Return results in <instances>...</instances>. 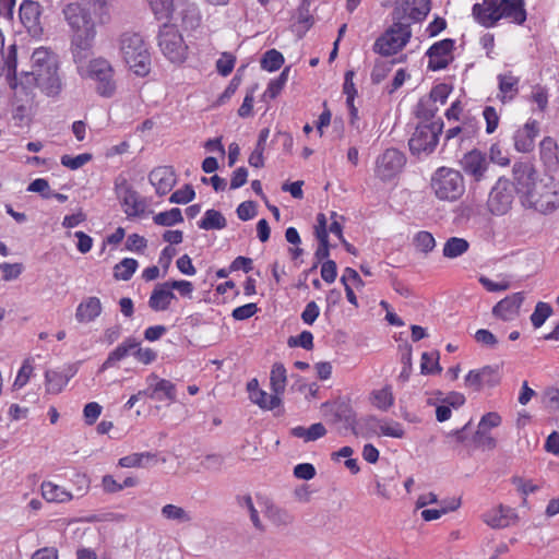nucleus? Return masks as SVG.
I'll return each instance as SVG.
<instances>
[{
	"label": "nucleus",
	"instance_id": "obj_1",
	"mask_svg": "<svg viewBox=\"0 0 559 559\" xmlns=\"http://www.w3.org/2000/svg\"><path fill=\"white\" fill-rule=\"evenodd\" d=\"M514 188L525 207L547 214L559 206V187L552 178L538 179L531 162H516L512 168Z\"/></svg>",
	"mask_w": 559,
	"mask_h": 559
},
{
	"label": "nucleus",
	"instance_id": "obj_2",
	"mask_svg": "<svg viewBox=\"0 0 559 559\" xmlns=\"http://www.w3.org/2000/svg\"><path fill=\"white\" fill-rule=\"evenodd\" d=\"M71 31V52L75 63L83 62L90 55L96 37V24L87 9L81 3H68L62 10Z\"/></svg>",
	"mask_w": 559,
	"mask_h": 559
},
{
	"label": "nucleus",
	"instance_id": "obj_3",
	"mask_svg": "<svg viewBox=\"0 0 559 559\" xmlns=\"http://www.w3.org/2000/svg\"><path fill=\"white\" fill-rule=\"evenodd\" d=\"M119 50L123 61L138 76H145L151 70V55L139 33L124 32L119 37Z\"/></svg>",
	"mask_w": 559,
	"mask_h": 559
},
{
	"label": "nucleus",
	"instance_id": "obj_4",
	"mask_svg": "<svg viewBox=\"0 0 559 559\" xmlns=\"http://www.w3.org/2000/svg\"><path fill=\"white\" fill-rule=\"evenodd\" d=\"M430 189L438 200L455 202L465 192V180L461 171L441 166L431 175Z\"/></svg>",
	"mask_w": 559,
	"mask_h": 559
},
{
	"label": "nucleus",
	"instance_id": "obj_5",
	"mask_svg": "<svg viewBox=\"0 0 559 559\" xmlns=\"http://www.w3.org/2000/svg\"><path fill=\"white\" fill-rule=\"evenodd\" d=\"M443 121L438 118L429 123H419L408 141L411 153L417 158L429 156L439 143Z\"/></svg>",
	"mask_w": 559,
	"mask_h": 559
},
{
	"label": "nucleus",
	"instance_id": "obj_6",
	"mask_svg": "<svg viewBox=\"0 0 559 559\" xmlns=\"http://www.w3.org/2000/svg\"><path fill=\"white\" fill-rule=\"evenodd\" d=\"M87 76L94 82L95 92L104 98H111L117 92V80L112 64L98 57L90 61Z\"/></svg>",
	"mask_w": 559,
	"mask_h": 559
},
{
	"label": "nucleus",
	"instance_id": "obj_7",
	"mask_svg": "<svg viewBox=\"0 0 559 559\" xmlns=\"http://www.w3.org/2000/svg\"><path fill=\"white\" fill-rule=\"evenodd\" d=\"M21 84L26 86L34 84L48 96L57 95L61 90L58 61H50L45 66L33 68L31 72H22Z\"/></svg>",
	"mask_w": 559,
	"mask_h": 559
},
{
	"label": "nucleus",
	"instance_id": "obj_8",
	"mask_svg": "<svg viewBox=\"0 0 559 559\" xmlns=\"http://www.w3.org/2000/svg\"><path fill=\"white\" fill-rule=\"evenodd\" d=\"M412 36L408 22L394 21L393 25L373 44V51L381 56H392L403 49Z\"/></svg>",
	"mask_w": 559,
	"mask_h": 559
},
{
	"label": "nucleus",
	"instance_id": "obj_9",
	"mask_svg": "<svg viewBox=\"0 0 559 559\" xmlns=\"http://www.w3.org/2000/svg\"><path fill=\"white\" fill-rule=\"evenodd\" d=\"M158 46L164 56L171 62H183L188 46L174 25L164 24L158 34Z\"/></svg>",
	"mask_w": 559,
	"mask_h": 559
},
{
	"label": "nucleus",
	"instance_id": "obj_10",
	"mask_svg": "<svg viewBox=\"0 0 559 559\" xmlns=\"http://www.w3.org/2000/svg\"><path fill=\"white\" fill-rule=\"evenodd\" d=\"M115 192L128 217H138L145 212V201L124 177L118 176L116 178Z\"/></svg>",
	"mask_w": 559,
	"mask_h": 559
},
{
	"label": "nucleus",
	"instance_id": "obj_11",
	"mask_svg": "<svg viewBox=\"0 0 559 559\" xmlns=\"http://www.w3.org/2000/svg\"><path fill=\"white\" fill-rule=\"evenodd\" d=\"M406 163L405 155L396 148H386L376 159L374 175L383 182L394 179Z\"/></svg>",
	"mask_w": 559,
	"mask_h": 559
},
{
	"label": "nucleus",
	"instance_id": "obj_12",
	"mask_svg": "<svg viewBox=\"0 0 559 559\" xmlns=\"http://www.w3.org/2000/svg\"><path fill=\"white\" fill-rule=\"evenodd\" d=\"M513 203V188L506 178H499L491 188L487 200V206L491 214L501 216L507 214Z\"/></svg>",
	"mask_w": 559,
	"mask_h": 559
},
{
	"label": "nucleus",
	"instance_id": "obj_13",
	"mask_svg": "<svg viewBox=\"0 0 559 559\" xmlns=\"http://www.w3.org/2000/svg\"><path fill=\"white\" fill-rule=\"evenodd\" d=\"M460 164L463 171L476 182L486 179L490 168L489 158L486 153L479 150H472L465 153Z\"/></svg>",
	"mask_w": 559,
	"mask_h": 559
},
{
	"label": "nucleus",
	"instance_id": "obj_14",
	"mask_svg": "<svg viewBox=\"0 0 559 559\" xmlns=\"http://www.w3.org/2000/svg\"><path fill=\"white\" fill-rule=\"evenodd\" d=\"M429 0H402L393 10V21L405 22V20H409L419 22L429 13Z\"/></svg>",
	"mask_w": 559,
	"mask_h": 559
},
{
	"label": "nucleus",
	"instance_id": "obj_15",
	"mask_svg": "<svg viewBox=\"0 0 559 559\" xmlns=\"http://www.w3.org/2000/svg\"><path fill=\"white\" fill-rule=\"evenodd\" d=\"M454 45L455 41L453 39L445 38L430 46L426 52L429 58L428 69L431 71L445 69L453 60Z\"/></svg>",
	"mask_w": 559,
	"mask_h": 559
},
{
	"label": "nucleus",
	"instance_id": "obj_16",
	"mask_svg": "<svg viewBox=\"0 0 559 559\" xmlns=\"http://www.w3.org/2000/svg\"><path fill=\"white\" fill-rule=\"evenodd\" d=\"M519 520L516 511L508 506L499 504L483 514V521L495 530L506 528Z\"/></svg>",
	"mask_w": 559,
	"mask_h": 559
},
{
	"label": "nucleus",
	"instance_id": "obj_17",
	"mask_svg": "<svg viewBox=\"0 0 559 559\" xmlns=\"http://www.w3.org/2000/svg\"><path fill=\"white\" fill-rule=\"evenodd\" d=\"M499 0H477L472 8V14L477 23L490 28L499 21Z\"/></svg>",
	"mask_w": 559,
	"mask_h": 559
},
{
	"label": "nucleus",
	"instance_id": "obj_18",
	"mask_svg": "<svg viewBox=\"0 0 559 559\" xmlns=\"http://www.w3.org/2000/svg\"><path fill=\"white\" fill-rule=\"evenodd\" d=\"M524 299L522 292L507 296L492 308V314L503 321H512L519 316Z\"/></svg>",
	"mask_w": 559,
	"mask_h": 559
},
{
	"label": "nucleus",
	"instance_id": "obj_19",
	"mask_svg": "<svg viewBox=\"0 0 559 559\" xmlns=\"http://www.w3.org/2000/svg\"><path fill=\"white\" fill-rule=\"evenodd\" d=\"M148 180L155 187L158 195H165L170 192L177 182L175 170L170 166L154 168L148 175Z\"/></svg>",
	"mask_w": 559,
	"mask_h": 559
},
{
	"label": "nucleus",
	"instance_id": "obj_20",
	"mask_svg": "<svg viewBox=\"0 0 559 559\" xmlns=\"http://www.w3.org/2000/svg\"><path fill=\"white\" fill-rule=\"evenodd\" d=\"M500 381L498 369L485 366L478 370H471L465 377V384L479 391L483 385L493 386Z\"/></svg>",
	"mask_w": 559,
	"mask_h": 559
},
{
	"label": "nucleus",
	"instance_id": "obj_21",
	"mask_svg": "<svg viewBox=\"0 0 559 559\" xmlns=\"http://www.w3.org/2000/svg\"><path fill=\"white\" fill-rule=\"evenodd\" d=\"M538 133V122L536 120H528L522 128L518 129L513 135L515 150L522 153L533 151L535 138Z\"/></svg>",
	"mask_w": 559,
	"mask_h": 559
},
{
	"label": "nucleus",
	"instance_id": "obj_22",
	"mask_svg": "<svg viewBox=\"0 0 559 559\" xmlns=\"http://www.w3.org/2000/svg\"><path fill=\"white\" fill-rule=\"evenodd\" d=\"M499 20L506 19L512 23L522 25L526 21L524 0H499Z\"/></svg>",
	"mask_w": 559,
	"mask_h": 559
},
{
	"label": "nucleus",
	"instance_id": "obj_23",
	"mask_svg": "<svg viewBox=\"0 0 559 559\" xmlns=\"http://www.w3.org/2000/svg\"><path fill=\"white\" fill-rule=\"evenodd\" d=\"M40 5L33 0H24L20 5V19L29 33L37 34L40 31Z\"/></svg>",
	"mask_w": 559,
	"mask_h": 559
},
{
	"label": "nucleus",
	"instance_id": "obj_24",
	"mask_svg": "<svg viewBox=\"0 0 559 559\" xmlns=\"http://www.w3.org/2000/svg\"><path fill=\"white\" fill-rule=\"evenodd\" d=\"M177 299L167 282L155 285L148 299V307L155 312H162L169 309L173 300Z\"/></svg>",
	"mask_w": 559,
	"mask_h": 559
},
{
	"label": "nucleus",
	"instance_id": "obj_25",
	"mask_svg": "<svg viewBox=\"0 0 559 559\" xmlns=\"http://www.w3.org/2000/svg\"><path fill=\"white\" fill-rule=\"evenodd\" d=\"M138 346V340L135 337H127L121 344H119L114 350H111L99 368V371L103 372L109 368H112L117 365V362L121 361L126 357L132 355Z\"/></svg>",
	"mask_w": 559,
	"mask_h": 559
},
{
	"label": "nucleus",
	"instance_id": "obj_26",
	"mask_svg": "<svg viewBox=\"0 0 559 559\" xmlns=\"http://www.w3.org/2000/svg\"><path fill=\"white\" fill-rule=\"evenodd\" d=\"M103 306L97 297H87L81 301L75 311V319L80 323L94 321L102 313Z\"/></svg>",
	"mask_w": 559,
	"mask_h": 559
},
{
	"label": "nucleus",
	"instance_id": "obj_27",
	"mask_svg": "<svg viewBox=\"0 0 559 559\" xmlns=\"http://www.w3.org/2000/svg\"><path fill=\"white\" fill-rule=\"evenodd\" d=\"M499 83L498 98L503 103L511 102L519 93L520 79L511 72L501 73L497 76Z\"/></svg>",
	"mask_w": 559,
	"mask_h": 559
},
{
	"label": "nucleus",
	"instance_id": "obj_28",
	"mask_svg": "<svg viewBox=\"0 0 559 559\" xmlns=\"http://www.w3.org/2000/svg\"><path fill=\"white\" fill-rule=\"evenodd\" d=\"M160 515L164 520L174 522L178 525L189 524L193 520V516L190 511L173 503H167L163 506L160 509Z\"/></svg>",
	"mask_w": 559,
	"mask_h": 559
},
{
	"label": "nucleus",
	"instance_id": "obj_29",
	"mask_svg": "<svg viewBox=\"0 0 559 559\" xmlns=\"http://www.w3.org/2000/svg\"><path fill=\"white\" fill-rule=\"evenodd\" d=\"M157 462L156 454L152 452L132 453L119 460L121 467H147Z\"/></svg>",
	"mask_w": 559,
	"mask_h": 559
},
{
	"label": "nucleus",
	"instance_id": "obj_30",
	"mask_svg": "<svg viewBox=\"0 0 559 559\" xmlns=\"http://www.w3.org/2000/svg\"><path fill=\"white\" fill-rule=\"evenodd\" d=\"M41 493L47 501L59 503L68 502L73 498L71 492L51 481L41 484Z\"/></svg>",
	"mask_w": 559,
	"mask_h": 559
},
{
	"label": "nucleus",
	"instance_id": "obj_31",
	"mask_svg": "<svg viewBox=\"0 0 559 559\" xmlns=\"http://www.w3.org/2000/svg\"><path fill=\"white\" fill-rule=\"evenodd\" d=\"M72 373H63L58 370H48L45 373L46 390L48 393L58 394L67 385Z\"/></svg>",
	"mask_w": 559,
	"mask_h": 559
},
{
	"label": "nucleus",
	"instance_id": "obj_32",
	"mask_svg": "<svg viewBox=\"0 0 559 559\" xmlns=\"http://www.w3.org/2000/svg\"><path fill=\"white\" fill-rule=\"evenodd\" d=\"M227 225V221L225 216L214 209L207 210L204 213V216L201 221L198 222V226L200 229L204 230H221L225 228Z\"/></svg>",
	"mask_w": 559,
	"mask_h": 559
},
{
	"label": "nucleus",
	"instance_id": "obj_33",
	"mask_svg": "<svg viewBox=\"0 0 559 559\" xmlns=\"http://www.w3.org/2000/svg\"><path fill=\"white\" fill-rule=\"evenodd\" d=\"M326 429L321 423L312 424L309 428L297 426L292 429V435L296 438H301L306 442L318 440L325 436Z\"/></svg>",
	"mask_w": 559,
	"mask_h": 559
},
{
	"label": "nucleus",
	"instance_id": "obj_34",
	"mask_svg": "<svg viewBox=\"0 0 559 559\" xmlns=\"http://www.w3.org/2000/svg\"><path fill=\"white\" fill-rule=\"evenodd\" d=\"M271 389L278 396L284 393L287 382L286 369L283 364L275 362L270 376Z\"/></svg>",
	"mask_w": 559,
	"mask_h": 559
},
{
	"label": "nucleus",
	"instance_id": "obj_35",
	"mask_svg": "<svg viewBox=\"0 0 559 559\" xmlns=\"http://www.w3.org/2000/svg\"><path fill=\"white\" fill-rule=\"evenodd\" d=\"M266 518L277 526H287L294 522V515L286 509L269 504L265 510Z\"/></svg>",
	"mask_w": 559,
	"mask_h": 559
},
{
	"label": "nucleus",
	"instance_id": "obj_36",
	"mask_svg": "<svg viewBox=\"0 0 559 559\" xmlns=\"http://www.w3.org/2000/svg\"><path fill=\"white\" fill-rule=\"evenodd\" d=\"M250 400L254 404L259 405L261 408L270 411L278 407L282 403L281 397L276 393L267 394L265 391L261 389L253 391L252 396H250Z\"/></svg>",
	"mask_w": 559,
	"mask_h": 559
},
{
	"label": "nucleus",
	"instance_id": "obj_37",
	"mask_svg": "<svg viewBox=\"0 0 559 559\" xmlns=\"http://www.w3.org/2000/svg\"><path fill=\"white\" fill-rule=\"evenodd\" d=\"M371 424H374L379 427L380 433L391 438H403L404 429L403 426L394 420H379L374 417L369 419Z\"/></svg>",
	"mask_w": 559,
	"mask_h": 559
},
{
	"label": "nucleus",
	"instance_id": "obj_38",
	"mask_svg": "<svg viewBox=\"0 0 559 559\" xmlns=\"http://www.w3.org/2000/svg\"><path fill=\"white\" fill-rule=\"evenodd\" d=\"M138 261L124 258L114 267V277L118 281H129L138 269Z\"/></svg>",
	"mask_w": 559,
	"mask_h": 559
},
{
	"label": "nucleus",
	"instance_id": "obj_39",
	"mask_svg": "<svg viewBox=\"0 0 559 559\" xmlns=\"http://www.w3.org/2000/svg\"><path fill=\"white\" fill-rule=\"evenodd\" d=\"M78 3H81V7H83V4L92 7L99 24L109 22L110 12L108 0H79Z\"/></svg>",
	"mask_w": 559,
	"mask_h": 559
},
{
	"label": "nucleus",
	"instance_id": "obj_40",
	"mask_svg": "<svg viewBox=\"0 0 559 559\" xmlns=\"http://www.w3.org/2000/svg\"><path fill=\"white\" fill-rule=\"evenodd\" d=\"M468 250V242L459 237H452L447 240L443 247V255L450 259L457 258Z\"/></svg>",
	"mask_w": 559,
	"mask_h": 559
},
{
	"label": "nucleus",
	"instance_id": "obj_41",
	"mask_svg": "<svg viewBox=\"0 0 559 559\" xmlns=\"http://www.w3.org/2000/svg\"><path fill=\"white\" fill-rule=\"evenodd\" d=\"M156 393L157 401H175L176 400V386L173 382L166 379L158 380L154 383L152 394Z\"/></svg>",
	"mask_w": 559,
	"mask_h": 559
},
{
	"label": "nucleus",
	"instance_id": "obj_42",
	"mask_svg": "<svg viewBox=\"0 0 559 559\" xmlns=\"http://www.w3.org/2000/svg\"><path fill=\"white\" fill-rule=\"evenodd\" d=\"M438 111V107L435 104L433 99L421 98L416 107V116L419 119H423L421 123H429L435 121V115Z\"/></svg>",
	"mask_w": 559,
	"mask_h": 559
},
{
	"label": "nucleus",
	"instance_id": "obj_43",
	"mask_svg": "<svg viewBox=\"0 0 559 559\" xmlns=\"http://www.w3.org/2000/svg\"><path fill=\"white\" fill-rule=\"evenodd\" d=\"M156 225L159 226H174L183 222V216L180 209L174 207L169 211L160 212L153 217Z\"/></svg>",
	"mask_w": 559,
	"mask_h": 559
},
{
	"label": "nucleus",
	"instance_id": "obj_44",
	"mask_svg": "<svg viewBox=\"0 0 559 559\" xmlns=\"http://www.w3.org/2000/svg\"><path fill=\"white\" fill-rule=\"evenodd\" d=\"M150 7L158 20H169L174 12L173 0H147Z\"/></svg>",
	"mask_w": 559,
	"mask_h": 559
},
{
	"label": "nucleus",
	"instance_id": "obj_45",
	"mask_svg": "<svg viewBox=\"0 0 559 559\" xmlns=\"http://www.w3.org/2000/svg\"><path fill=\"white\" fill-rule=\"evenodd\" d=\"M284 63V57L283 55L277 51L276 49H270L267 50L261 60V67L262 69L273 72L278 70Z\"/></svg>",
	"mask_w": 559,
	"mask_h": 559
},
{
	"label": "nucleus",
	"instance_id": "obj_46",
	"mask_svg": "<svg viewBox=\"0 0 559 559\" xmlns=\"http://www.w3.org/2000/svg\"><path fill=\"white\" fill-rule=\"evenodd\" d=\"M552 308L549 304L538 301L531 314V322L535 329L540 328L545 321L551 316Z\"/></svg>",
	"mask_w": 559,
	"mask_h": 559
},
{
	"label": "nucleus",
	"instance_id": "obj_47",
	"mask_svg": "<svg viewBox=\"0 0 559 559\" xmlns=\"http://www.w3.org/2000/svg\"><path fill=\"white\" fill-rule=\"evenodd\" d=\"M373 404L381 411H388L394 403V396L390 386L372 393Z\"/></svg>",
	"mask_w": 559,
	"mask_h": 559
},
{
	"label": "nucleus",
	"instance_id": "obj_48",
	"mask_svg": "<svg viewBox=\"0 0 559 559\" xmlns=\"http://www.w3.org/2000/svg\"><path fill=\"white\" fill-rule=\"evenodd\" d=\"M396 60H379L376 62L372 72H371V81L374 84L381 83L388 74L391 72L393 66L395 64Z\"/></svg>",
	"mask_w": 559,
	"mask_h": 559
},
{
	"label": "nucleus",
	"instance_id": "obj_49",
	"mask_svg": "<svg viewBox=\"0 0 559 559\" xmlns=\"http://www.w3.org/2000/svg\"><path fill=\"white\" fill-rule=\"evenodd\" d=\"M420 370L424 374H431L441 371V367L439 365V353H423L421 355V364Z\"/></svg>",
	"mask_w": 559,
	"mask_h": 559
},
{
	"label": "nucleus",
	"instance_id": "obj_50",
	"mask_svg": "<svg viewBox=\"0 0 559 559\" xmlns=\"http://www.w3.org/2000/svg\"><path fill=\"white\" fill-rule=\"evenodd\" d=\"M180 15L185 27L193 29L200 25L201 15L194 4L186 5V8L181 10Z\"/></svg>",
	"mask_w": 559,
	"mask_h": 559
},
{
	"label": "nucleus",
	"instance_id": "obj_51",
	"mask_svg": "<svg viewBox=\"0 0 559 559\" xmlns=\"http://www.w3.org/2000/svg\"><path fill=\"white\" fill-rule=\"evenodd\" d=\"M502 419L501 416L496 412H489L485 414L478 424L476 436H483L491 428L500 426Z\"/></svg>",
	"mask_w": 559,
	"mask_h": 559
},
{
	"label": "nucleus",
	"instance_id": "obj_52",
	"mask_svg": "<svg viewBox=\"0 0 559 559\" xmlns=\"http://www.w3.org/2000/svg\"><path fill=\"white\" fill-rule=\"evenodd\" d=\"M539 147H540V158L545 163H552L557 158L558 145L552 138L546 136L540 142Z\"/></svg>",
	"mask_w": 559,
	"mask_h": 559
},
{
	"label": "nucleus",
	"instance_id": "obj_53",
	"mask_svg": "<svg viewBox=\"0 0 559 559\" xmlns=\"http://www.w3.org/2000/svg\"><path fill=\"white\" fill-rule=\"evenodd\" d=\"M288 73H289V68L286 67L282 71V73L280 74L278 78L272 80L269 83L267 88L265 91V95L269 96L270 98H275L281 93L283 87L285 86V84L288 80Z\"/></svg>",
	"mask_w": 559,
	"mask_h": 559
},
{
	"label": "nucleus",
	"instance_id": "obj_54",
	"mask_svg": "<svg viewBox=\"0 0 559 559\" xmlns=\"http://www.w3.org/2000/svg\"><path fill=\"white\" fill-rule=\"evenodd\" d=\"M238 504L241 508H245L249 512L253 526L258 530H262L263 526H262L261 520L259 518V513H258L257 509L254 508L252 498L249 495L238 497Z\"/></svg>",
	"mask_w": 559,
	"mask_h": 559
},
{
	"label": "nucleus",
	"instance_id": "obj_55",
	"mask_svg": "<svg viewBox=\"0 0 559 559\" xmlns=\"http://www.w3.org/2000/svg\"><path fill=\"white\" fill-rule=\"evenodd\" d=\"M31 59L32 69L50 63V61H57L56 55L44 47L35 49Z\"/></svg>",
	"mask_w": 559,
	"mask_h": 559
},
{
	"label": "nucleus",
	"instance_id": "obj_56",
	"mask_svg": "<svg viewBox=\"0 0 559 559\" xmlns=\"http://www.w3.org/2000/svg\"><path fill=\"white\" fill-rule=\"evenodd\" d=\"M92 159V154L83 153L76 156L63 155L61 165L72 170L79 169Z\"/></svg>",
	"mask_w": 559,
	"mask_h": 559
},
{
	"label": "nucleus",
	"instance_id": "obj_57",
	"mask_svg": "<svg viewBox=\"0 0 559 559\" xmlns=\"http://www.w3.org/2000/svg\"><path fill=\"white\" fill-rule=\"evenodd\" d=\"M414 243L418 250L428 253L435 248L436 240L430 233L419 231L414 238Z\"/></svg>",
	"mask_w": 559,
	"mask_h": 559
},
{
	"label": "nucleus",
	"instance_id": "obj_58",
	"mask_svg": "<svg viewBox=\"0 0 559 559\" xmlns=\"http://www.w3.org/2000/svg\"><path fill=\"white\" fill-rule=\"evenodd\" d=\"M460 507V501L459 500H452L451 504L449 507H444V508H441V509H426V510H423L421 511V518L427 521V522H430V521H433V520H437L439 518H441L443 514L450 512V511H454L456 510L457 508Z\"/></svg>",
	"mask_w": 559,
	"mask_h": 559
},
{
	"label": "nucleus",
	"instance_id": "obj_59",
	"mask_svg": "<svg viewBox=\"0 0 559 559\" xmlns=\"http://www.w3.org/2000/svg\"><path fill=\"white\" fill-rule=\"evenodd\" d=\"M195 197V192L190 185H186L183 188L176 190L169 198L170 203L187 204L192 201Z\"/></svg>",
	"mask_w": 559,
	"mask_h": 559
},
{
	"label": "nucleus",
	"instance_id": "obj_60",
	"mask_svg": "<svg viewBox=\"0 0 559 559\" xmlns=\"http://www.w3.org/2000/svg\"><path fill=\"white\" fill-rule=\"evenodd\" d=\"M235 63L236 57L234 55L229 52H223L219 59L216 61L217 72L223 76H227L231 73Z\"/></svg>",
	"mask_w": 559,
	"mask_h": 559
},
{
	"label": "nucleus",
	"instance_id": "obj_61",
	"mask_svg": "<svg viewBox=\"0 0 559 559\" xmlns=\"http://www.w3.org/2000/svg\"><path fill=\"white\" fill-rule=\"evenodd\" d=\"M288 345L290 347H302L305 349H311L313 347V335L309 331H302L297 336H290L288 338Z\"/></svg>",
	"mask_w": 559,
	"mask_h": 559
},
{
	"label": "nucleus",
	"instance_id": "obj_62",
	"mask_svg": "<svg viewBox=\"0 0 559 559\" xmlns=\"http://www.w3.org/2000/svg\"><path fill=\"white\" fill-rule=\"evenodd\" d=\"M484 119L486 120V132L493 133L499 124V115L492 106H486L483 111Z\"/></svg>",
	"mask_w": 559,
	"mask_h": 559
},
{
	"label": "nucleus",
	"instance_id": "obj_63",
	"mask_svg": "<svg viewBox=\"0 0 559 559\" xmlns=\"http://www.w3.org/2000/svg\"><path fill=\"white\" fill-rule=\"evenodd\" d=\"M140 345L141 343L138 341V346L133 352V357L144 365L152 364L157 358V353L148 347L142 348Z\"/></svg>",
	"mask_w": 559,
	"mask_h": 559
},
{
	"label": "nucleus",
	"instance_id": "obj_64",
	"mask_svg": "<svg viewBox=\"0 0 559 559\" xmlns=\"http://www.w3.org/2000/svg\"><path fill=\"white\" fill-rule=\"evenodd\" d=\"M474 337L478 344L489 348H493L498 345L497 337L489 330L486 329L477 330Z\"/></svg>",
	"mask_w": 559,
	"mask_h": 559
}]
</instances>
